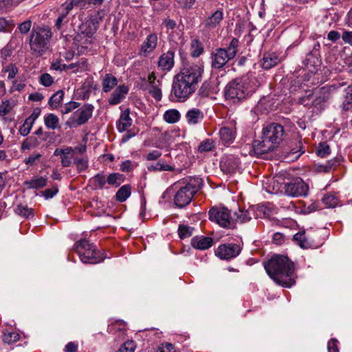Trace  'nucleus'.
Returning a JSON list of instances; mask_svg holds the SVG:
<instances>
[{
  "instance_id": "1",
  "label": "nucleus",
  "mask_w": 352,
  "mask_h": 352,
  "mask_svg": "<svg viewBox=\"0 0 352 352\" xmlns=\"http://www.w3.org/2000/svg\"><path fill=\"white\" fill-rule=\"evenodd\" d=\"M202 73L203 68L197 65L184 67L174 76L170 96L178 102L186 101L196 91Z\"/></svg>"
},
{
  "instance_id": "2",
  "label": "nucleus",
  "mask_w": 352,
  "mask_h": 352,
  "mask_svg": "<svg viewBox=\"0 0 352 352\" xmlns=\"http://www.w3.org/2000/svg\"><path fill=\"white\" fill-rule=\"evenodd\" d=\"M202 73L203 68L197 65L184 67L174 76L170 96L178 102L186 101L196 91Z\"/></svg>"
},
{
  "instance_id": "3",
  "label": "nucleus",
  "mask_w": 352,
  "mask_h": 352,
  "mask_svg": "<svg viewBox=\"0 0 352 352\" xmlns=\"http://www.w3.org/2000/svg\"><path fill=\"white\" fill-rule=\"evenodd\" d=\"M267 274L278 285L290 287L295 283L294 264L282 255L273 256L265 265Z\"/></svg>"
},
{
  "instance_id": "4",
  "label": "nucleus",
  "mask_w": 352,
  "mask_h": 352,
  "mask_svg": "<svg viewBox=\"0 0 352 352\" xmlns=\"http://www.w3.org/2000/svg\"><path fill=\"white\" fill-rule=\"evenodd\" d=\"M257 87L255 76L252 74H247L228 83L224 89L225 98L233 102H240L255 92Z\"/></svg>"
},
{
  "instance_id": "5",
  "label": "nucleus",
  "mask_w": 352,
  "mask_h": 352,
  "mask_svg": "<svg viewBox=\"0 0 352 352\" xmlns=\"http://www.w3.org/2000/svg\"><path fill=\"white\" fill-rule=\"evenodd\" d=\"M284 129L278 123H270L263 127L261 140H254L252 144L254 153L261 155L274 150L283 141Z\"/></svg>"
},
{
  "instance_id": "6",
  "label": "nucleus",
  "mask_w": 352,
  "mask_h": 352,
  "mask_svg": "<svg viewBox=\"0 0 352 352\" xmlns=\"http://www.w3.org/2000/svg\"><path fill=\"white\" fill-rule=\"evenodd\" d=\"M52 33L47 27L34 28L30 36V46L33 54L41 56L48 48Z\"/></svg>"
},
{
  "instance_id": "7",
  "label": "nucleus",
  "mask_w": 352,
  "mask_h": 352,
  "mask_svg": "<svg viewBox=\"0 0 352 352\" xmlns=\"http://www.w3.org/2000/svg\"><path fill=\"white\" fill-rule=\"evenodd\" d=\"M76 250L84 263L95 264L102 261L105 256L96 247L86 239L76 243Z\"/></svg>"
},
{
  "instance_id": "8",
  "label": "nucleus",
  "mask_w": 352,
  "mask_h": 352,
  "mask_svg": "<svg viewBox=\"0 0 352 352\" xmlns=\"http://www.w3.org/2000/svg\"><path fill=\"white\" fill-rule=\"evenodd\" d=\"M239 40L233 38L228 47L218 48L212 54L211 66L214 69H221L231 59L234 58L237 52Z\"/></svg>"
},
{
  "instance_id": "9",
  "label": "nucleus",
  "mask_w": 352,
  "mask_h": 352,
  "mask_svg": "<svg viewBox=\"0 0 352 352\" xmlns=\"http://www.w3.org/2000/svg\"><path fill=\"white\" fill-rule=\"evenodd\" d=\"M209 219L218 223L221 227L229 229L235 228V220L230 211L225 207H212L208 212Z\"/></svg>"
},
{
  "instance_id": "10",
  "label": "nucleus",
  "mask_w": 352,
  "mask_h": 352,
  "mask_svg": "<svg viewBox=\"0 0 352 352\" xmlns=\"http://www.w3.org/2000/svg\"><path fill=\"white\" fill-rule=\"evenodd\" d=\"M94 109L91 104H84L68 119L66 124L69 127H77L87 123L92 116Z\"/></svg>"
},
{
  "instance_id": "11",
  "label": "nucleus",
  "mask_w": 352,
  "mask_h": 352,
  "mask_svg": "<svg viewBox=\"0 0 352 352\" xmlns=\"http://www.w3.org/2000/svg\"><path fill=\"white\" fill-rule=\"evenodd\" d=\"M182 184V182L174 184V186L178 188L174 197V203L179 208H184L188 205L195 196V194L188 188H186L185 185L180 186L179 185Z\"/></svg>"
},
{
  "instance_id": "12",
  "label": "nucleus",
  "mask_w": 352,
  "mask_h": 352,
  "mask_svg": "<svg viewBox=\"0 0 352 352\" xmlns=\"http://www.w3.org/2000/svg\"><path fill=\"white\" fill-rule=\"evenodd\" d=\"M285 192L291 197L306 196L309 187L301 179H296L291 182L285 184Z\"/></svg>"
},
{
  "instance_id": "13",
  "label": "nucleus",
  "mask_w": 352,
  "mask_h": 352,
  "mask_svg": "<svg viewBox=\"0 0 352 352\" xmlns=\"http://www.w3.org/2000/svg\"><path fill=\"white\" fill-rule=\"evenodd\" d=\"M241 248L236 243H224L220 245L215 250V254L221 259L230 260L238 256Z\"/></svg>"
},
{
  "instance_id": "14",
  "label": "nucleus",
  "mask_w": 352,
  "mask_h": 352,
  "mask_svg": "<svg viewBox=\"0 0 352 352\" xmlns=\"http://www.w3.org/2000/svg\"><path fill=\"white\" fill-rule=\"evenodd\" d=\"M319 47V43L316 44L313 50L307 54L302 62L305 69L312 73L315 72L320 65V60L318 58Z\"/></svg>"
},
{
  "instance_id": "15",
  "label": "nucleus",
  "mask_w": 352,
  "mask_h": 352,
  "mask_svg": "<svg viewBox=\"0 0 352 352\" xmlns=\"http://www.w3.org/2000/svg\"><path fill=\"white\" fill-rule=\"evenodd\" d=\"M98 21L95 19H90L86 21L79 26V30L77 34V39L81 40L82 35L88 36L89 38L93 37L94 34L98 30Z\"/></svg>"
},
{
  "instance_id": "16",
  "label": "nucleus",
  "mask_w": 352,
  "mask_h": 352,
  "mask_svg": "<svg viewBox=\"0 0 352 352\" xmlns=\"http://www.w3.org/2000/svg\"><path fill=\"white\" fill-rule=\"evenodd\" d=\"M239 160L234 156H226L220 162L221 169L226 173H234L239 168Z\"/></svg>"
},
{
  "instance_id": "17",
  "label": "nucleus",
  "mask_w": 352,
  "mask_h": 352,
  "mask_svg": "<svg viewBox=\"0 0 352 352\" xmlns=\"http://www.w3.org/2000/svg\"><path fill=\"white\" fill-rule=\"evenodd\" d=\"M157 36L155 34H150L141 46L140 54L146 56L153 52L157 47Z\"/></svg>"
},
{
  "instance_id": "18",
  "label": "nucleus",
  "mask_w": 352,
  "mask_h": 352,
  "mask_svg": "<svg viewBox=\"0 0 352 352\" xmlns=\"http://www.w3.org/2000/svg\"><path fill=\"white\" fill-rule=\"evenodd\" d=\"M175 53L173 50H168L162 54L159 58L158 67L164 71H169L174 65Z\"/></svg>"
},
{
  "instance_id": "19",
  "label": "nucleus",
  "mask_w": 352,
  "mask_h": 352,
  "mask_svg": "<svg viewBox=\"0 0 352 352\" xmlns=\"http://www.w3.org/2000/svg\"><path fill=\"white\" fill-rule=\"evenodd\" d=\"M223 19V12L217 10L208 16L202 23L204 28L206 30L215 28Z\"/></svg>"
},
{
  "instance_id": "20",
  "label": "nucleus",
  "mask_w": 352,
  "mask_h": 352,
  "mask_svg": "<svg viewBox=\"0 0 352 352\" xmlns=\"http://www.w3.org/2000/svg\"><path fill=\"white\" fill-rule=\"evenodd\" d=\"M213 243L214 239L208 236H195L191 240L192 246L201 250L208 249Z\"/></svg>"
},
{
  "instance_id": "21",
  "label": "nucleus",
  "mask_w": 352,
  "mask_h": 352,
  "mask_svg": "<svg viewBox=\"0 0 352 352\" xmlns=\"http://www.w3.org/2000/svg\"><path fill=\"white\" fill-rule=\"evenodd\" d=\"M128 91L129 88L127 86L123 85L118 87L109 98V103L111 105L118 104L125 97Z\"/></svg>"
},
{
  "instance_id": "22",
  "label": "nucleus",
  "mask_w": 352,
  "mask_h": 352,
  "mask_svg": "<svg viewBox=\"0 0 352 352\" xmlns=\"http://www.w3.org/2000/svg\"><path fill=\"white\" fill-rule=\"evenodd\" d=\"M278 62V56L275 53H265L261 60V67L265 69H270L276 66Z\"/></svg>"
},
{
  "instance_id": "23",
  "label": "nucleus",
  "mask_w": 352,
  "mask_h": 352,
  "mask_svg": "<svg viewBox=\"0 0 352 352\" xmlns=\"http://www.w3.org/2000/svg\"><path fill=\"white\" fill-rule=\"evenodd\" d=\"M132 124V120L129 116V109H126L120 115L117 124L118 130L120 132L125 131Z\"/></svg>"
},
{
  "instance_id": "24",
  "label": "nucleus",
  "mask_w": 352,
  "mask_h": 352,
  "mask_svg": "<svg viewBox=\"0 0 352 352\" xmlns=\"http://www.w3.org/2000/svg\"><path fill=\"white\" fill-rule=\"evenodd\" d=\"M307 95L300 97L298 99V103L302 104L304 107L316 106L318 104L324 102L326 100L325 97H318L315 100L309 102L310 99L314 95L313 91H308L306 92Z\"/></svg>"
},
{
  "instance_id": "25",
  "label": "nucleus",
  "mask_w": 352,
  "mask_h": 352,
  "mask_svg": "<svg viewBox=\"0 0 352 352\" xmlns=\"http://www.w3.org/2000/svg\"><path fill=\"white\" fill-rule=\"evenodd\" d=\"M219 136L224 144H230L235 138V133L232 129L223 126L219 131Z\"/></svg>"
},
{
  "instance_id": "26",
  "label": "nucleus",
  "mask_w": 352,
  "mask_h": 352,
  "mask_svg": "<svg viewBox=\"0 0 352 352\" xmlns=\"http://www.w3.org/2000/svg\"><path fill=\"white\" fill-rule=\"evenodd\" d=\"M186 117L189 124H196L204 118V115L199 109H192L187 112Z\"/></svg>"
},
{
  "instance_id": "27",
  "label": "nucleus",
  "mask_w": 352,
  "mask_h": 352,
  "mask_svg": "<svg viewBox=\"0 0 352 352\" xmlns=\"http://www.w3.org/2000/svg\"><path fill=\"white\" fill-rule=\"evenodd\" d=\"M117 78L111 74H107L102 80V90L104 92L110 91L117 85Z\"/></svg>"
},
{
  "instance_id": "28",
  "label": "nucleus",
  "mask_w": 352,
  "mask_h": 352,
  "mask_svg": "<svg viewBox=\"0 0 352 352\" xmlns=\"http://www.w3.org/2000/svg\"><path fill=\"white\" fill-rule=\"evenodd\" d=\"M131 194V186L129 184L122 186L116 194V200L118 202L125 201Z\"/></svg>"
},
{
  "instance_id": "29",
  "label": "nucleus",
  "mask_w": 352,
  "mask_h": 352,
  "mask_svg": "<svg viewBox=\"0 0 352 352\" xmlns=\"http://www.w3.org/2000/svg\"><path fill=\"white\" fill-rule=\"evenodd\" d=\"M182 184L186 186L195 195L199 191L203 185V180L199 177L190 178L188 182H183Z\"/></svg>"
},
{
  "instance_id": "30",
  "label": "nucleus",
  "mask_w": 352,
  "mask_h": 352,
  "mask_svg": "<svg viewBox=\"0 0 352 352\" xmlns=\"http://www.w3.org/2000/svg\"><path fill=\"white\" fill-rule=\"evenodd\" d=\"M234 217H233L234 220H235V225L237 222L243 223L252 219V216L249 210H244L239 208L238 212H234Z\"/></svg>"
},
{
  "instance_id": "31",
  "label": "nucleus",
  "mask_w": 352,
  "mask_h": 352,
  "mask_svg": "<svg viewBox=\"0 0 352 352\" xmlns=\"http://www.w3.org/2000/svg\"><path fill=\"white\" fill-rule=\"evenodd\" d=\"M14 212L16 214L25 219H29L34 217L33 209L32 208H29L27 205H17L14 209Z\"/></svg>"
},
{
  "instance_id": "32",
  "label": "nucleus",
  "mask_w": 352,
  "mask_h": 352,
  "mask_svg": "<svg viewBox=\"0 0 352 352\" xmlns=\"http://www.w3.org/2000/svg\"><path fill=\"white\" fill-rule=\"evenodd\" d=\"M24 184L29 188L38 189L43 188L47 185V178L40 177L25 182Z\"/></svg>"
},
{
  "instance_id": "33",
  "label": "nucleus",
  "mask_w": 352,
  "mask_h": 352,
  "mask_svg": "<svg viewBox=\"0 0 352 352\" xmlns=\"http://www.w3.org/2000/svg\"><path fill=\"white\" fill-rule=\"evenodd\" d=\"M45 124L48 129H55L60 128L58 125L59 119L57 116L54 113L47 114L44 119Z\"/></svg>"
},
{
  "instance_id": "34",
  "label": "nucleus",
  "mask_w": 352,
  "mask_h": 352,
  "mask_svg": "<svg viewBox=\"0 0 352 352\" xmlns=\"http://www.w3.org/2000/svg\"><path fill=\"white\" fill-rule=\"evenodd\" d=\"M191 55L192 57H199L204 52V47L197 38L193 39L190 43Z\"/></svg>"
},
{
  "instance_id": "35",
  "label": "nucleus",
  "mask_w": 352,
  "mask_h": 352,
  "mask_svg": "<svg viewBox=\"0 0 352 352\" xmlns=\"http://www.w3.org/2000/svg\"><path fill=\"white\" fill-rule=\"evenodd\" d=\"M35 121V117H28L22 126L19 128V133L23 136H27L32 127Z\"/></svg>"
},
{
  "instance_id": "36",
  "label": "nucleus",
  "mask_w": 352,
  "mask_h": 352,
  "mask_svg": "<svg viewBox=\"0 0 352 352\" xmlns=\"http://www.w3.org/2000/svg\"><path fill=\"white\" fill-rule=\"evenodd\" d=\"M124 180V176L120 173H111L107 178V182L109 185L118 187Z\"/></svg>"
},
{
  "instance_id": "37",
  "label": "nucleus",
  "mask_w": 352,
  "mask_h": 352,
  "mask_svg": "<svg viewBox=\"0 0 352 352\" xmlns=\"http://www.w3.org/2000/svg\"><path fill=\"white\" fill-rule=\"evenodd\" d=\"M39 144L40 142L37 138L30 136L23 142L21 148V150H29L37 147Z\"/></svg>"
},
{
  "instance_id": "38",
  "label": "nucleus",
  "mask_w": 352,
  "mask_h": 352,
  "mask_svg": "<svg viewBox=\"0 0 352 352\" xmlns=\"http://www.w3.org/2000/svg\"><path fill=\"white\" fill-rule=\"evenodd\" d=\"M64 97V91L63 90H58L54 93L49 100V104L53 107L56 108L61 103Z\"/></svg>"
},
{
  "instance_id": "39",
  "label": "nucleus",
  "mask_w": 352,
  "mask_h": 352,
  "mask_svg": "<svg viewBox=\"0 0 352 352\" xmlns=\"http://www.w3.org/2000/svg\"><path fill=\"white\" fill-rule=\"evenodd\" d=\"M293 238L300 248L307 249L311 247L310 243L305 236V232L296 233Z\"/></svg>"
},
{
  "instance_id": "40",
  "label": "nucleus",
  "mask_w": 352,
  "mask_h": 352,
  "mask_svg": "<svg viewBox=\"0 0 352 352\" xmlns=\"http://www.w3.org/2000/svg\"><path fill=\"white\" fill-rule=\"evenodd\" d=\"M180 113L177 109H170L165 112L164 118L168 123H175L179 120Z\"/></svg>"
},
{
  "instance_id": "41",
  "label": "nucleus",
  "mask_w": 352,
  "mask_h": 352,
  "mask_svg": "<svg viewBox=\"0 0 352 352\" xmlns=\"http://www.w3.org/2000/svg\"><path fill=\"white\" fill-rule=\"evenodd\" d=\"M214 148L215 142L212 139H206L199 144L198 151L199 153L208 152L212 151Z\"/></svg>"
},
{
  "instance_id": "42",
  "label": "nucleus",
  "mask_w": 352,
  "mask_h": 352,
  "mask_svg": "<svg viewBox=\"0 0 352 352\" xmlns=\"http://www.w3.org/2000/svg\"><path fill=\"white\" fill-rule=\"evenodd\" d=\"M212 82L211 80L210 81H205L202 85L201 86L199 90V94L202 97H207L211 93H213V87H212Z\"/></svg>"
},
{
  "instance_id": "43",
  "label": "nucleus",
  "mask_w": 352,
  "mask_h": 352,
  "mask_svg": "<svg viewBox=\"0 0 352 352\" xmlns=\"http://www.w3.org/2000/svg\"><path fill=\"white\" fill-rule=\"evenodd\" d=\"M74 164L76 166L77 171L81 173L88 168V159L87 157H74Z\"/></svg>"
},
{
  "instance_id": "44",
  "label": "nucleus",
  "mask_w": 352,
  "mask_h": 352,
  "mask_svg": "<svg viewBox=\"0 0 352 352\" xmlns=\"http://www.w3.org/2000/svg\"><path fill=\"white\" fill-rule=\"evenodd\" d=\"M194 228L186 225H179L178 234L181 239H185L192 235Z\"/></svg>"
},
{
  "instance_id": "45",
  "label": "nucleus",
  "mask_w": 352,
  "mask_h": 352,
  "mask_svg": "<svg viewBox=\"0 0 352 352\" xmlns=\"http://www.w3.org/2000/svg\"><path fill=\"white\" fill-rule=\"evenodd\" d=\"M322 202L329 208H334L338 203V199L333 195H326L322 198Z\"/></svg>"
},
{
  "instance_id": "46",
  "label": "nucleus",
  "mask_w": 352,
  "mask_h": 352,
  "mask_svg": "<svg viewBox=\"0 0 352 352\" xmlns=\"http://www.w3.org/2000/svg\"><path fill=\"white\" fill-rule=\"evenodd\" d=\"M14 104L6 100L2 102L0 105V116H5L8 114L13 109Z\"/></svg>"
},
{
  "instance_id": "47",
  "label": "nucleus",
  "mask_w": 352,
  "mask_h": 352,
  "mask_svg": "<svg viewBox=\"0 0 352 352\" xmlns=\"http://www.w3.org/2000/svg\"><path fill=\"white\" fill-rule=\"evenodd\" d=\"M94 184L96 187L102 189L107 182L105 176L102 173H98L93 177Z\"/></svg>"
},
{
  "instance_id": "48",
  "label": "nucleus",
  "mask_w": 352,
  "mask_h": 352,
  "mask_svg": "<svg viewBox=\"0 0 352 352\" xmlns=\"http://www.w3.org/2000/svg\"><path fill=\"white\" fill-rule=\"evenodd\" d=\"M316 153L321 157H326L330 153V147L327 142H322L319 144V146L317 148Z\"/></svg>"
},
{
  "instance_id": "49",
  "label": "nucleus",
  "mask_w": 352,
  "mask_h": 352,
  "mask_svg": "<svg viewBox=\"0 0 352 352\" xmlns=\"http://www.w3.org/2000/svg\"><path fill=\"white\" fill-rule=\"evenodd\" d=\"M74 6H78L80 8H85V3H83L82 0H71L70 3H67L65 6V11L63 14L67 15Z\"/></svg>"
},
{
  "instance_id": "50",
  "label": "nucleus",
  "mask_w": 352,
  "mask_h": 352,
  "mask_svg": "<svg viewBox=\"0 0 352 352\" xmlns=\"http://www.w3.org/2000/svg\"><path fill=\"white\" fill-rule=\"evenodd\" d=\"M74 149L72 147V151L69 154H63L61 156V165L63 167H68L72 164V159L74 157Z\"/></svg>"
},
{
  "instance_id": "51",
  "label": "nucleus",
  "mask_w": 352,
  "mask_h": 352,
  "mask_svg": "<svg viewBox=\"0 0 352 352\" xmlns=\"http://www.w3.org/2000/svg\"><path fill=\"white\" fill-rule=\"evenodd\" d=\"M135 344L133 341L125 342L116 352H134Z\"/></svg>"
},
{
  "instance_id": "52",
  "label": "nucleus",
  "mask_w": 352,
  "mask_h": 352,
  "mask_svg": "<svg viewBox=\"0 0 352 352\" xmlns=\"http://www.w3.org/2000/svg\"><path fill=\"white\" fill-rule=\"evenodd\" d=\"M3 71L5 73H8V78L9 79H12L17 74L18 68L15 65L10 64L4 68Z\"/></svg>"
},
{
  "instance_id": "53",
  "label": "nucleus",
  "mask_w": 352,
  "mask_h": 352,
  "mask_svg": "<svg viewBox=\"0 0 352 352\" xmlns=\"http://www.w3.org/2000/svg\"><path fill=\"white\" fill-rule=\"evenodd\" d=\"M39 81L41 84L43 86L50 87L53 84L54 79L49 74L45 73L41 75L39 78Z\"/></svg>"
},
{
  "instance_id": "54",
  "label": "nucleus",
  "mask_w": 352,
  "mask_h": 352,
  "mask_svg": "<svg viewBox=\"0 0 352 352\" xmlns=\"http://www.w3.org/2000/svg\"><path fill=\"white\" fill-rule=\"evenodd\" d=\"M20 336L16 332H10L8 333H6L3 336V341L6 343L10 344L12 342H15L19 340Z\"/></svg>"
},
{
  "instance_id": "55",
  "label": "nucleus",
  "mask_w": 352,
  "mask_h": 352,
  "mask_svg": "<svg viewBox=\"0 0 352 352\" xmlns=\"http://www.w3.org/2000/svg\"><path fill=\"white\" fill-rule=\"evenodd\" d=\"M148 92L156 100H161L162 96V91L157 85H153Z\"/></svg>"
},
{
  "instance_id": "56",
  "label": "nucleus",
  "mask_w": 352,
  "mask_h": 352,
  "mask_svg": "<svg viewBox=\"0 0 352 352\" xmlns=\"http://www.w3.org/2000/svg\"><path fill=\"white\" fill-rule=\"evenodd\" d=\"M80 107V103L77 102H69L65 104L63 108L62 109V113L63 114H67L74 110L75 109Z\"/></svg>"
},
{
  "instance_id": "57",
  "label": "nucleus",
  "mask_w": 352,
  "mask_h": 352,
  "mask_svg": "<svg viewBox=\"0 0 352 352\" xmlns=\"http://www.w3.org/2000/svg\"><path fill=\"white\" fill-rule=\"evenodd\" d=\"M31 27L32 21L31 20L28 19L19 24V30L21 34H25L30 30Z\"/></svg>"
},
{
  "instance_id": "58",
  "label": "nucleus",
  "mask_w": 352,
  "mask_h": 352,
  "mask_svg": "<svg viewBox=\"0 0 352 352\" xmlns=\"http://www.w3.org/2000/svg\"><path fill=\"white\" fill-rule=\"evenodd\" d=\"M155 352H179L177 351L173 344L166 342L163 344L161 347H159Z\"/></svg>"
},
{
  "instance_id": "59",
  "label": "nucleus",
  "mask_w": 352,
  "mask_h": 352,
  "mask_svg": "<svg viewBox=\"0 0 352 352\" xmlns=\"http://www.w3.org/2000/svg\"><path fill=\"white\" fill-rule=\"evenodd\" d=\"M80 38L81 40L77 39L76 35L74 40L78 43V45H80L82 47H87V45H90L92 43V37L89 38L87 36L82 35V37Z\"/></svg>"
},
{
  "instance_id": "60",
  "label": "nucleus",
  "mask_w": 352,
  "mask_h": 352,
  "mask_svg": "<svg viewBox=\"0 0 352 352\" xmlns=\"http://www.w3.org/2000/svg\"><path fill=\"white\" fill-rule=\"evenodd\" d=\"M58 192V186H54L52 188H47L42 192L46 199L52 198Z\"/></svg>"
},
{
  "instance_id": "61",
  "label": "nucleus",
  "mask_w": 352,
  "mask_h": 352,
  "mask_svg": "<svg viewBox=\"0 0 352 352\" xmlns=\"http://www.w3.org/2000/svg\"><path fill=\"white\" fill-rule=\"evenodd\" d=\"M162 24L165 26L167 30H173L177 26L176 21L169 17L163 19Z\"/></svg>"
},
{
  "instance_id": "62",
  "label": "nucleus",
  "mask_w": 352,
  "mask_h": 352,
  "mask_svg": "<svg viewBox=\"0 0 352 352\" xmlns=\"http://www.w3.org/2000/svg\"><path fill=\"white\" fill-rule=\"evenodd\" d=\"M338 341L335 339H331L328 342V351L329 352H339V349L338 346Z\"/></svg>"
},
{
  "instance_id": "63",
  "label": "nucleus",
  "mask_w": 352,
  "mask_h": 352,
  "mask_svg": "<svg viewBox=\"0 0 352 352\" xmlns=\"http://www.w3.org/2000/svg\"><path fill=\"white\" fill-rule=\"evenodd\" d=\"M41 157V155L39 153H33L30 155L27 159L25 160V163L27 165L32 166L35 164L36 160H39Z\"/></svg>"
},
{
  "instance_id": "64",
  "label": "nucleus",
  "mask_w": 352,
  "mask_h": 352,
  "mask_svg": "<svg viewBox=\"0 0 352 352\" xmlns=\"http://www.w3.org/2000/svg\"><path fill=\"white\" fill-rule=\"evenodd\" d=\"M25 84L23 81H19L17 80H14L12 83V90L21 91L24 89Z\"/></svg>"
}]
</instances>
